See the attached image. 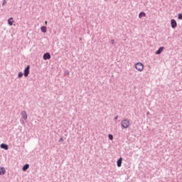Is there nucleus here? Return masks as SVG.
<instances>
[{
	"instance_id": "6ab92c4d",
	"label": "nucleus",
	"mask_w": 182,
	"mask_h": 182,
	"mask_svg": "<svg viewBox=\"0 0 182 182\" xmlns=\"http://www.w3.org/2000/svg\"><path fill=\"white\" fill-rule=\"evenodd\" d=\"M111 43H112V45H114V40L112 39L111 40Z\"/></svg>"
},
{
	"instance_id": "f3484780",
	"label": "nucleus",
	"mask_w": 182,
	"mask_h": 182,
	"mask_svg": "<svg viewBox=\"0 0 182 182\" xmlns=\"http://www.w3.org/2000/svg\"><path fill=\"white\" fill-rule=\"evenodd\" d=\"M108 137H109V140H113V135L112 134H109L108 135Z\"/></svg>"
},
{
	"instance_id": "aec40b11",
	"label": "nucleus",
	"mask_w": 182,
	"mask_h": 182,
	"mask_svg": "<svg viewBox=\"0 0 182 182\" xmlns=\"http://www.w3.org/2000/svg\"><path fill=\"white\" fill-rule=\"evenodd\" d=\"M114 119V120H117V119H119V115H117Z\"/></svg>"
},
{
	"instance_id": "4468645a",
	"label": "nucleus",
	"mask_w": 182,
	"mask_h": 182,
	"mask_svg": "<svg viewBox=\"0 0 182 182\" xmlns=\"http://www.w3.org/2000/svg\"><path fill=\"white\" fill-rule=\"evenodd\" d=\"M41 32H43V33H46V26H41Z\"/></svg>"
},
{
	"instance_id": "9d476101",
	"label": "nucleus",
	"mask_w": 182,
	"mask_h": 182,
	"mask_svg": "<svg viewBox=\"0 0 182 182\" xmlns=\"http://www.w3.org/2000/svg\"><path fill=\"white\" fill-rule=\"evenodd\" d=\"M8 24L9 26H12V25H14V18L12 17L8 19Z\"/></svg>"
},
{
	"instance_id": "5701e85b",
	"label": "nucleus",
	"mask_w": 182,
	"mask_h": 182,
	"mask_svg": "<svg viewBox=\"0 0 182 182\" xmlns=\"http://www.w3.org/2000/svg\"><path fill=\"white\" fill-rule=\"evenodd\" d=\"M46 25H48V21H45Z\"/></svg>"
},
{
	"instance_id": "9b49d317",
	"label": "nucleus",
	"mask_w": 182,
	"mask_h": 182,
	"mask_svg": "<svg viewBox=\"0 0 182 182\" xmlns=\"http://www.w3.org/2000/svg\"><path fill=\"white\" fill-rule=\"evenodd\" d=\"M21 114H22L23 119L24 120H26V119H28V115L26 114V111H23V112H21Z\"/></svg>"
},
{
	"instance_id": "39448f33",
	"label": "nucleus",
	"mask_w": 182,
	"mask_h": 182,
	"mask_svg": "<svg viewBox=\"0 0 182 182\" xmlns=\"http://www.w3.org/2000/svg\"><path fill=\"white\" fill-rule=\"evenodd\" d=\"M50 58H51V55L50 53H45L43 55V60H49Z\"/></svg>"
},
{
	"instance_id": "2eb2a0df",
	"label": "nucleus",
	"mask_w": 182,
	"mask_h": 182,
	"mask_svg": "<svg viewBox=\"0 0 182 182\" xmlns=\"http://www.w3.org/2000/svg\"><path fill=\"white\" fill-rule=\"evenodd\" d=\"M23 73L22 72H19L18 74V77H19V79H21V77H22L23 76Z\"/></svg>"
},
{
	"instance_id": "f8f14e48",
	"label": "nucleus",
	"mask_w": 182,
	"mask_h": 182,
	"mask_svg": "<svg viewBox=\"0 0 182 182\" xmlns=\"http://www.w3.org/2000/svg\"><path fill=\"white\" fill-rule=\"evenodd\" d=\"M144 17H146V13L141 11L139 14V19H141V18H144Z\"/></svg>"
},
{
	"instance_id": "dca6fc26",
	"label": "nucleus",
	"mask_w": 182,
	"mask_h": 182,
	"mask_svg": "<svg viewBox=\"0 0 182 182\" xmlns=\"http://www.w3.org/2000/svg\"><path fill=\"white\" fill-rule=\"evenodd\" d=\"M178 19H179V21H182V13L178 14Z\"/></svg>"
},
{
	"instance_id": "4be33fe9",
	"label": "nucleus",
	"mask_w": 182,
	"mask_h": 182,
	"mask_svg": "<svg viewBox=\"0 0 182 182\" xmlns=\"http://www.w3.org/2000/svg\"><path fill=\"white\" fill-rule=\"evenodd\" d=\"M66 75H69V71L65 72Z\"/></svg>"
},
{
	"instance_id": "423d86ee",
	"label": "nucleus",
	"mask_w": 182,
	"mask_h": 182,
	"mask_svg": "<svg viewBox=\"0 0 182 182\" xmlns=\"http://www.w3.org/2000/svg\"><path fill=\"white\" fill-rule=\"evenodd\" d=\"M122 161H123V158L120 157L117 161V167H122Z\"/></svg>"
},
{
	"instance_id": "f257e3e1",
	"label": "nucleus",
	"mask_w": 182,
	"mask_h": 182,
	"mask_svg": "<svg viewBox=\"0 0 182 182\" xmlns=\"http://www.w3.org/2000/svg\"><path fill=\"white\" fill-rule=\"evenodd\" d=\"M130 126V120L128 119H124L121 121V127L122 129H127Z\"/></svg>"
},
{
	"instance_id": "1a4fd4ad",
	"label": "nucleus",
	"mask_w": 182,
	"mask_h": 182,
	"mask_svg": "<svg viewBox=\"0 0 182 182\" xmlns=\"http://www.w3.org/2000/svg\"><path fill=\"white\" fill-rule=\"evenodd\" d=\"M6 173V169L4 167H0V176H4Z\"/></svg>"
},
{
	"instance_id": "6e6552de",
	"label": "nucleus",
	"mask_w": 182,
	"mask_h": 182,
	"mask_svg": "<svg viewBox=\"0 0 182 182\" xmlns=\"http://www.w3.org/2000/svg\"><path fill=\"white\" fill-rule=\"evenodd\" d=\"M1 149H3L4 150H8L9 149V146L6 144H1L0 145Z\"/></svg>"
},
{
	"instance_id": "f03ea898",
	"label": "nucleus",
	"mask_w": 182,
	"mask_h": 182,
	"mask_svg": "<svg viewBox=\"0 0 182 182\" xmlns=\"http://www.w3.org/2000/svg\"><path fill=\"white\" fill-rule=\"evenodd\" d=\"M135 69L138 70L139 72H143V69H144V65L141 63H137L135 65Z\"/></svg>"
},
{
	"instance_id": "0eeeda50",
	"label": "nucleus",
	"mask_w": 182,
	"mask_h": 182,
	"mask_svg": "<svg viewBox=\"0 0 182 182\" xmlns=\"http://www.w3.org/2000/svg\"><path fill=\"white\" fill-rule=\"evenodd\" d=\"M163 50H164V47L161 46L160 47L158 50L156 51V55H160Z\"/></svg>"
},
{
	"instance_id": "20e7f679",
	"label": "nucleus",
	"mask_w": 182,
	"mask_h": 182,
	"mask_svg": "<svg viewBox=\"0 0 182 182\" xmlns=\"http://www.w3.org/2000/svg\"><path fill=\"white\" fill-rule=\"evenodd\" d=\"M171 26L172 29H176V28H177V21H176V19L172 18L171 20Z\"/></svg>"
},
{
	"instance_id": "7ed1b4c3",
	"label": "nucleus",
	"mask_w": 182,
	"mask_h": 182,
	"mask_svg": "<svg viewBox=\"0 0 182 182\" xmlns=\"http://www.w3.org/2000/svg\"><path fill=\"white\" fill-rule=\"evenodd\" d=\"M29 73H31V65H27L23 70L24 77H28Z\"/></svg>"
},
{
	"instance_id": "a211bd4d",
	"label": "nucleus",
	"mask_w": 182,
	"mask_h": 182,
	"mask_svg": "<svg viewBox=\"0 0 182 182\" xmlns=\"http://www.w3.org/2000/svg\"><path fill=\"white\" fill-rule=\"evenodd\" d=\"M6 4V0H3L2 6H4Z\"/></svg>"
},
{
	"instance_id": "ddd939ff",
	"label": "nucleus",
	"mask_w": 182,
	"mask_h": 182,
	"mask_svg": "<svg viewBox=\"0 0 182 182\" xmlns=\"http://www.w3.org/2000/svg\"><path fill=\"white\" fill-rule=\"evenodd\" d=\"M28 168H29V164H26L23 166L22 170H23V171H26V170H28Z\"/></svg>"
},
{
	"instance_id": "412c9836",
	"label": "nucleus",
	"mask_w": 182,
	"mask_h": 182,
	"mask_svg": "<svg viewBox=\"0 0 182 182\" xmlns=\"http://www.w3.org/2000/svg\"><path fill=\"white\" fill-rule=\"evenodd\" d=\"M58 141H59V142L63 141V138L61 137V138L58 140Z\"/></svg>"
}]
</instances>
